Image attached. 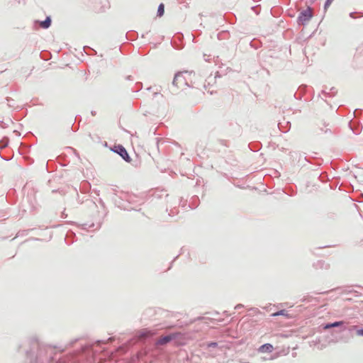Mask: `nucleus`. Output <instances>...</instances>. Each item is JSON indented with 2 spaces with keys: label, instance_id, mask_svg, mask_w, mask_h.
<instances>
[{
  "label": "nucleus",
  "instance_id": "c756f323",
  "mask_svg": "<svg viewBox=\"0 0 363 363\" xmlns=\"http://www.w3.org/2000/svg\"><path fill=\"white\" fill-rule=\"evenodd\" d=\"M349 125H350V129L352 130V132H353L354 134L358 135V134L359 133V132L357 130H356L355 128H354L352 126V121H350V122L349 123Z\"/></svg>",
  "mask_w": 363,
  "mask_h": 363
},
{
  "label": "nucleus",
  "instance_id": "f3484780",
  "mask_svg": "<svg viewBox=\"0 0 363 363\" xmlns=\"http://www.w3.org/2000/svg\"><path fill=\"white\" fill-rule=\"evenodd\" d=\"M337 89L335 87H332L330 89V92L328 93V92H326L325 90H323L322 93L323 94H325V96H328L330 97V96H335L337 94Z\"/></svg>",
  "mask_w": 363,
  "mask_h": 363
},
{
  "label": "nucleus",
  "instance_id": "72a5a7b5",
  "mask_svg": "<svg viewBox=\"0 0 363 363\" xmlns=\"http://www.w3.org/2000/svg\"><path fill=\"white\" fill-rule=\"evenodd\" d=\"M303 160H304L305 162H308V163H312V161H311L310 159H308L306 156H304V157H303Z\"/></svg>",
  "mask_w": 363,
  "mask_h": 363
},
{
  "label": "nucleus",
  "instance_id": "c03bdc74",
  "mask_svg": "<svg viewBox=\"0 0 363 363\" xmlns=\"http://www.w3.org/2000/svg\"><path fill=\"white\" fill-rule=\"evenodd\" d=\"M72 129L74 132H76L77 130V128H73V125H72Z\"/></svg>",
  "mask_w": 363,
  "mask_h": 363
},
{
  "label": "nucleus",
  "instance_id": "ea45409f",
  "mask_svg": "<svg viewBox=\"0 0 363 363\" xmlns=\"http://www.w3.org/2000/svg\"><path fill=\"white\" fill-rule=\"evenodd\" d=\"M91 114L93 116H96V112L95 111H91Z\"/></svg>",
  "mask_w": 363,
  "mask_h": 363
},
{
  "label": "nucleus",
  "instance_id": "e433bc0d",
  "mask_svg": "<svg viewBox=\"0 0 363 363\" xmlns=\"http://www.w3.org/2000/svg\"><path fill=\"white\" fill-rule=\"evenodd\" d=\"M0 123L1 124V127H2L3 128H6V127H7V126L6 125V124H5L3 121H0Z\"/></svg>",
  "mask_w": 363,
  "mask_h": 363
},
{
  "label": "nucleus",
  "instance_id": "cd10ccee",
  "mask_svg": "<svg viewBox=\"0 0 363 363\" xmlns=\"http://www.w3.org/2000/svg\"><path fill=\"white\" fill-rule=\"evenodd\" d=\"M6 101H8V106L9 107H14V101L9 97H7L6 99Z\"/></svg>",
  "mask_w": 363,
  "mask_h": 363
},
{
  "label": "nucleus",
  "instance_id": "a878e982",
  "mask_svg": "<svg viewBox=\"0 0 363 363\" xmlns=\"http://www.w3.org/2000/svg\"><path fill=\"white\" fill-rule=\"evenodd\" d=\"M136 89L133 91L138 92L143 89V83L142 82H137L135 84Z\"/></svg>",
  "mask_w": 363,
  "mask_h": 363
},
{
  "label": "nucleus",
  "instance_id": "412c9836",
  "mask_svg": "<svg viewBox=\"0 0 363 363\" xmlns=\"http://www.w3.org/2000/svg\"><path fill=\"white\" fill-rule=\"evenodd\" d=\"M229 35V33L227 30H223L218 34V38L219 40L225 39Z\"/></svg>",
  "mask_w": 363,
  "mask_h": 363
},
{
  "label": "nucleus",
  "instance_id": "a18cd8bd",
  "mask_svg": "<svg viewBox=\"0 0 363 363\" xmlns=\"http://www.w3.org/2000/svg\"><path fill=\"white\" fill-rule=\"evenodd\" d=\"M258 7V6H252V9L255 11V9Z\"/></svg>",
  "mask_w": 363,
  "mask_h": 363
},
{
  "label": "nucleus",
  "instance_id": "4c0bfd02",
  "mask_svg": "<svg viewBox=\"0 0 363 363\" xmlns=\"http://www.w3.org/2000/svg\"><path fill=\"white\" fill-rule=\"evenodd\" d=\"M73 234V232H70V233H68V234L67 235V237L65 238V241L67 242V239H68V237L70 235H72Z\"/></svg>",
  "mask_w": 363,
  "mask_h": 363
},
{
  "label": "nucleus",
  "instance_id": "dca6fc26",
  "mask_svg": "<svg viewBox=\"0 0 363 363\" xmlns=\"http://www.w3.org/2000/svg\"><path fill=\"white\" fill-rule=\"evenodd\" d=\"M164 13V5L162 3H160L157 8V16L158 17H162Z\"/></svg>",
  "mask_w": 363,
  "mask_h": 363
},
{
  "label": "nucleus",
  "instance_id": "5701e85b",
  "mask_svg": "<svg viewBox=\"0 0 363 363\" xmlns=\"http://www.w3.org/2000/svg\"><path fill=\"white\" fill-rule=\"evenodd\" d=\"M287 315L286 311L281 310L272 314V316Z\"/></svg>",
  "mask_w": 363,
  "mask_h": 363
},
{
  "label": "nucleus",
  "instance_id": "2eb2a0df",
  "mask_svg": "<svg viewBox=\"0 0 363 363\" xmlns=\"http://www.w3.org/2000/svg\"><path fill=\"white\" fill-rule=\"evenodd\" d=\"M9 143V138L8 137H4L0 140V150L6 147Z\"/></svg>",
  "mask_w": 363,
  "mask_h": 363
},
{
  "label": "nucleus",
  "instance_id": "c9c22d12",
  "mask_svg": "<svg viewBox=\"0 0 363 363\" xmlns=\"http://www.w3.org/2000/svg\"><path fill=\"white\" fill-rule=\"evenodd\" d=\"M357 335H362L363 336V329L359 330L357 331Z\"/></svg>",
  "mask_w": 363,
  "mask_h": 363
},
{
  "label": "nucleus",
  "instance_id": "a19ab883",
  "mask_svg": "<svg viewBox=\"0 0 363 363\" xmlns=\"http://www.w3.org/2000/svg\"><path fill=\"white\" fill-rule=\"evenodd\" d=\"M1 157L3 160H6V161H9V160H11V158L7 159V158H6V157H3L2 155H1Z\"/></svg>",
  "mask_w": 363,
  "mask_h": 363
},
{
  "label": "nucleus",
  "instance_id": "7c9ffc66",
  "mask_svg": "<svg viewBox=\"0 0 363 363\" xmlns=\"http://www.w3.org/2000/svg\"><path fill=\"white\" fill-rule=\"evenodd\" d=\"M153 333H150V331H145L142 333L141 336L143 337H147V336H150V335H152Z\"/></svg>",
  "mask_w": 363,
  "mask_h": 363
},
{
  "label": "nucleus",
  "instance_id": "8fccbe9b",
  "mask_svg": "<svg viewBox=\"0 0 363 363\" xmlns=\"http://www.w3.org/2000/svg\"><path fill=\"white\" fill-rule=\"evenodd\" d=\"M319 178L321 181H323V179H321V174H319Z\"/></svg>",
  "mask_w": 363,
  "mask_h": 363
},
{
  "label": "nucleus",
  "instance_id": "4be33fe9",
  "mask_svg": "<svg viewBox=\"0 0 363 363\" xmlns=\"http://www.w3.org/2000/svg\"><path fill=\"white\" fill-rule=\"evenodd\" d=\"M278 125H279V129H280V130H281V131H282L283 133H286V132H288V131H289V128H290L291 123H290V122H289V121H288V122L286 123V125H287V126H289V127H287V128H285V129H282V128H281V123H279L278 124Z\"/></svg>",
  "mask_w": 363,
  "mask_h": 363
},
{
  "label": "nucleus",
  "instance_id": "09e8293b",
  "mask_svg": "<svg viewBox=\"0 0 363 363\" xmlns=\"http://www.w3.org/2000/svg\"><path fill=\"white\" fill-rule=\"evenodd\" d=\"M294 96L298 99V97L296 96V94H294ZM299 99H301V96L298 97Z\"/></svg>",
  "mask_w": 363,
  "mask_h": 363
},
{
  "label": "nucleus",
  "instance_id": "37998d69",
  "mask_svg": "<svg viewBox=\"0 0 363 363\" xmlns=\"http://www.w3.org/2000/svg\"><path fill=\"white\" fill-rule=\"evenodd\" d=\"M13 132L16 133L18 136L21 135V133L18 130H14Z\"/></svg>",
  "mask_w": 363,
  "mask_h": 363
},
{
  "label": "nucleus",
  "instance_id": "7ed1b4c3",
  "mask_svg": "<svg viewBox=\"0 0 363 363\" xmlns=\"http://www.w3.org/2000/svg\"><path fill=\"white\" fill-rule=\"evenodd\" d=\"M111 150L119 155L125 162L130 163L132 159L123 145L121 144L114 145L111 147Z\"/></svg>",
  "mask_w": 363,
  "mask_h": 363
},
{
  "label": "nucleus",
  "instance_id": "4468645a",
  "mask_svg": "<svg viewBox=\"0 0 363 363\" xmlns=\"http://www.w3.org/2000/svg\"><path fill=\"white\" fill-rule=\"evenodd\" d=\"M172 338H173V336H172V335L164 336V337H161L158 340L157 343L160 345H164V344L169 342L171 340H172Z\"/></svg>",
  "mask_w": 363,
  "mask_h": 363
},
{
  "label": "nucleus",
  "instance_id": "bb28decb",
  "mask_svg": "<svg viewBox=\"0 0 363 363\" xmlns=\"http://www.w3.org/2000/svg\"><path fill=\"white\" fill-rule=\"evenodd\" d=\"M334 0H326L324 4V9L326 10Z\"/></svg>",
  "mask_w": 363,
  "mask_h": 363
},
{
  "label": "nucleus",
  "instance_id": "2f4dec72",
  "mask_svg": "<svg viewBox=\"0 0 363 363\" xmlns=\"http://www.w3.org/2000/svg\"><path fill=\"white\" fill-rule=\"evenodd\" d=\"M85 202H86V203H91V204H92L93 206H94L95 207H96V203H95L94 201H93L92 200L86 199V200L85 201Z\"/></svg>",
  "mask_w": 363,
  "mask_h": 363
},
{
  "label": "nucleus",
  "instance_id": "20e7f679",
  "mask_svg": "<svg viewBox=\"0 0 363 363\" xmlns=\"http://www.w3.org/2000/svg\"><path fill=\"white\" fill-rule=\"evenodd\" d=\"M312 17V9L311 6H308L306 9L303 10L299 13L297 18V24L298 26H306Z\"/></svg>",
  "mask_w": 363,
  "mask_h": 363
},
{
  "label": "nucleus",
  "instance_id": "b1692460",
  "mask_svg": "<svg viewBox=\"0 0 363 363\" xmlns=\"http://www.w3.org/2000/svg\"><path fill=\"white\" fill-rule=\"evenodd\" d=\"M66 150L70 152H73L77 157H79V153L77 152V150L75 149H74L73 147H66Z\"/></svg>",
  "mask_w": 363,
  "mask_h": 363
},
{
  "label": "nucleus",
  "instance_id": "f03ea898",
  "mask_svg": "<svg viewBox=\"0 0 363 363\" xmlns=\"http://www.w3.org/2000/svg\"><path fill=\"white\" fill-rule=\"evenodd\" d=\"M182 85L189 86L185 77L183 76L182 72H177L174 74V77L172 83V87L170 88V91L173 94L176 93L177 89L181 87Z\"/></svg>",
  "mask_w": 363,
  "mask_h": 363
},
{
  "label": "nucleus",
  "instance_id": "6e6552de",
  "mask_svg": "<svg viewBox=\"0 0 363 363\" xmlns=\"http://www.w3.org/2000/svg\"><path fill=\"white\" fill-rule=\"evenodd\" d=\"M199 204V199L197 196H194L191 198V200L188 204L189 208L194 209L198 207Z\"/></svg>",
  "mask_w": 363,
  "mask_h": 363
},
{
  "label": "nucleus",
  "instance_id": "aec40b11",
  "mask_svg": "<svg viewBox=\"0 0 363 363\" xmlns=\"http://www.w3.org/2000/svg\"><path fill=\"white\" fill-rule=\"evenodd\" d=\"M30 230L32 229L19 230L16 234V238L26 236Z\"/></svg>",
  "mask_w": 363,
  "mask_h": 363
},
{
  "label": "nucleus",
  "instance_id": "79ce46f5",
  "mask_svg": "<svg viewBox=\"0 0 363 363\" xmlns=\"http://www.w3.org/2000/svg\"><path fill=\"white\" fill-rule=\"evenodd\" d=\"M217 344L216 342H212L211 344L208 345V346H216Z\"/></svg>",
  "mask_w": 363,
  "mask_h": 363
},
{
  "label": "nucleus",
  "instance_id": "6ab92c4d",
  "mask_svg": "<svg viewBox=\"0 0 363 363\" xmlns=\"http://www.w3.org/2000/svg\"><path fill=\"white\" fill-rule=\"evenodd\" d=\"M138 34L135 31H130L126 34V38L130 40H133L138 38Z\"/></svg>",
  "mask_w": 363,
  "mask_h": 363
},
{
  "label": "nucleus",
  "instance_id": "a211bd4d",
  "mask_svg": "<svg viewBox=\"0 0 363 363\" xmlns=\"http://www.w3.org/2000/svg\"><path fill=\"white\" fill-rule=\"evenodd\" d=\"M343 324L342 321H337L333 323L327 324L324 326V329H329L330 328L338 327Z\"/></svg>",
  "mask_w": 363,
  "mask_h": 363
},
{
  "label": "nucleus",
  "instance_id": "58836bf2",
  "mask_svg": "<svg viewBox=\"0 0 363 363\" xmlns=\"http://www.w3.org/2000/svg\"><path fill=\"white\" fill-rule=\"evenodd\" d=\"M126 79L127 80H132V76L131 75H128L126 77Z\"/></svg>",
  "mask_w": 363,
  "mask_h": 363
},
{
  "label": "nucleus",
  "instance_id": "ddd939ff",
  "mask_svg": "<svg viewBox=\"0 0 363 363\" xmlns=\"http://www.w3.org/2000/svg\"><path fill=\"white\" fill-rule=\"evenodd\" d=\"M38 240H39L38 239H35V238H30V239L26 240L25 241H23L21 243L20 247H22V248L29 247H30L29 244L30 242H35V241H38Z\"/></svg>",
  "mask_w": 363,
  "mask_h": 363
},
{
  "label": "nucleus",
  "instance_id": "49530a36",
  "mask_svg": "<svg viewBox=\"0 0 363 363\" xmlns=\"http://www.w3.org/2000/svg\"><path fill=\"white\" fill-rule=\"evenodd\" d=\"M330 246H323V247H320L319 249H322V248H325V247H329Z\"/></svg>",
  "mask_w": 363,
  "mask_h": 363
},
{
  "label": "nucleus",
  "instance_id": "9d476101",
  "mask_svg": "<svg viewBox=\"0 0 363 363\" xmlns=\"http://www.w3.org/2000/svg\"><path fill=\"white\" fill-rule=\"evenodd\" d=\"M249 148L253 152L259 151L262 147V144L259 142H252L249 144Z\"/></svg>",
  "mask_w": 363,
  "mask_h": 363
},
{
  "label": "nucleus",
  "instance_id": "423d86ee",
  "mask_svg": "<svg viewBox=\"0 0 363 363\" xmlns=\"http://www.w3.org/2000/svg\"><path fill=\"white\" fill-rule=\"evenodd\" d=\"M127 201L129 206H134L139 203V198L135 194L128 192Z\"/></svg>",
  "mask_w": 363,
  "mask_h": 363
},
{
  "label": "nucleus",
  "instance_id": "1a4fd4ad",
  "mask_svg": "<svg viewBox=\"0 0 363 363\" xmlns=\"http://www.w3.org/2000/svg\"><path fill=\"white\" fill-rule=\"evenodd\" d=\"M274 350V347L273 346L269 344V343H267V344H264L263 345H262L261 347H259V352H272Z\"/></svg>",
  "mask_w": 363,
  "mask_h": 363
},
{
  "label": "nucleus",
  "instance_id": "c85d7f7f",
  "mask_svg": "<svg viewBox=\"0 0 363 363\" xmlns=\"http://www.w3.org/2000/svg\"><path fill=\"white\" fill-rule=\"evenodd\" d=\"M296 156H298L299 157V160H298V163H300L299 164L301 165V166H304L303 164H302L301 162V157H302V155L299 152H294V153Z\"/></svg>",
  "mask_w": 363,
  "mask_h": 363
},
{
  "label": "nucleus",
  "instance_id": "f704fd0d",
  "mask_svg": "<svg viewBox=\"0 0 363 363\" xmlns=\"http://www.w3.org/2000/svg\"><path fill=\"white\" fill-rule=\"evenodd\" d=\"M99 203L101 205L103 208H105V203L101 199H99Z\"/></svg>",
  "mask_w": 363,
  "mask_h": 363
},
{
  "label": "nucleus",
  "instance_id": "de8ad7c7",
  "mask_svg": "<svg viewBox=\"0 0 363 363\" xmlns=\"http://www.w3.org/2000/svg\"><path fill=\"white\" fill-rule=\"evenodd\" d=\"M95 193H96V195H98V196L99 195V191H96H96H95Z\"/></svg>",
  "mask_w": 363,
  "mask_h": 363
},
{
  "label": "nucleus",
  "instance_id": "473e14b6",
  "mask_svg": "<svg viewBox=\"0 0 363 363\" xmlns=\"http://www.w3.org/2000/svg\"><path fill=\"white\" fill-rule=\"evenodd\" d=\"M356 13H357L356 12H351V13H350V16L352 18H356V16H355Z\"/></svg>",
  "mask_w": 363,
  "mask_h": 363
},
{
  "label": "nucleus",
  "instance_id": "9b49d317",
  "mask_svg": "<svg viewBox=\"0 0 363 363\" xmlns=\"http://www.w3.org/2000/svg\"><path fill=\"white\" fill-rule=\"evenodd\" d=\"M329 125L328 123H323V125L319 127L318 129L320 132H323L325 134H330V135H332L333 134V131L330 128H328V126Z\"/></svg>",
  "mask_w": 363,
  "mask_h": 363
},
{
  "label": "nucleus",
  "instance_id": "f257e3e1",
  "mask_svg": "<svg viewBox=\"0 0 363 363\" xmlns=\"http://www.w3.org/2000/svg\"><path fill=\"white\" fill-rule=\"evenodd\" d=\"M113 194L111 199L117 207L127 211L135 210V206H129V204L128 203V192L123 191H118L114 189H113Z\"/></svg>",
  "mask_w": 363,
  "mask_h": 363
},
{
  "label": "nucleus",
  "instance_id": "393cba45",
  "mask_svg": "<svg viewBox=\"0 0 363 363\" xmlns=\"http://www.w3.org/2000/svg\"><path fill=\"white\" fill-rule=\"evenodd\" d=\"M217 143L223 146L228 147V141L223 139H218Z\"/></svg>",
  "mask_w": 363,
  "mask_h": 363
},
{
  "label": "nucleus",
  "instance_id": "39448f33",
  "mask_svg": "<svg viewBox=\"0 0 363 363\" xmlns=\"http://www.w3.org/2000/svg\"><path fill=\"white\" fill-rule=\"evenodd\" d=\"M52 18L50 16H47L44 21L35 20L33 21V26L35 29L40 27L43 29H48L51 26Z\"/></svg>",
  "mask_w": 363,
  "mask_h": 363
},
{
  "label": "nucleus",
  "instance_id": "f8f14e48",
  "mask_svg": "<svg viewBox=\"0 0 363 363\" xmlns=\"http://www.w3.org/2000/svg\"><path fill=\"white\" fill-rule=\"evenodd\" d=\"M250 46L255 50L262 47V43L257 38H254L250 42Z\"/></svg>",
  "mask_w": 363,
  "mask_h": 363
},
{
  "label": "nucleus",
  "instance_id": "0eeeda50",
  "mask_svg": "<svg viewBox=\"0 0 363 363\" xmlns=\"http://www.w3.org/2000/svg\"><path fill=\"white\" fill-rule=\"evenodd\" d=\"M102 221L99 220L97 223H84L82 224V228L86 230L88 228H95L94 230L99 229L101 226Z\"/></svg>",
  "mask_w": 363,
  "mask_h": 363
},
{
  "label": "nucleus",
  "instance_id": "3c124183",
  "mask_svg": "<svg viewBox=\"0 0 363 363\" xmlns=\"http://www.w3.org/2000/svg\"><path fill=\"white\" fill-rule=\"evenodd\" d=\"M186 205V203L185 204H182V207H185Z\"/></svg>",
  "mask_w": 363,
  "mask_h": 363
}]
</instances>
